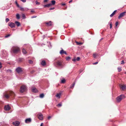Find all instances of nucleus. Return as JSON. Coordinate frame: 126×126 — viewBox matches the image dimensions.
<instances>
[{"label":"nucleus","mask_w":126,"mask_h":126,"mask_svg":"<svg viewBox=\"0 0 126 126\" xmlns=\"http://www.w3.org/2000/svg\"><path fill=\"white\" fill-rule=\"evenodd\" d=\"M125 98V96L124 95H121L116 98L117 102L118 103L122 99Z\"/></svg>","instance_id":"f257e3e1"},{"label":"nucleus","mask_w":126,"mask_h":126,"mask_svg":"<svg viewBox=\"0 0 126 126\" xmlns=\"http://www.w3.org/2000/svg\"><path fill=\"white\" fill-rule=\"evenodd\" d=\"M55 63L56 65V66L59 67L61 68H62L63 67V65L62 61H58L56 62Z\"/></svg>","instance_id":"f03ea898"},{"label":"nucleus","mask_w":126,"mask_h":126,"mask_svg":"<svg viewBox=\"0 0 126 126\" xmlns=\"http://www.w3.org/2000/svg\"><path fill=\"white\" fill-rule=\"evenodd\" d=\"M14 94V93L13 92L11 91L9 92V94H5L4 95V96L7 98H8L10 96L13 95Z\"/></svg>","instance_id":"7ed1b4c3"},{"label":"nucleus","mask_w":126,"mask_h":126,"mask_svg":"<svg viewBox=\"0 0 126 126\" xmlns=\"http://www.w3.org/2000/svg\"><path fill=\"white\" fill-rule=\"evenodd\" d=\"M26 86L25 85H22L20 88V91L22 93L26 90Z\"/></svg>","instance_id":"20e7f679"},{"label":"nucleus","mask_w":126,"mask_h":126,"mask_svg":"<svg viewBox=\"0 0 126 126\" xmlns=\"http://www.w3.org/2000/svg\"><path fill=\"white\" fill-rule=\"evenodd\" d=\"M16 71L18 74L22 72L23 71L22 70V68L19 67L16 68Z\"/></svg>","instance_id":"39448f33"},{"label":"nucleus","mask_w":126,"mask_h":126,"mask_svg":"<svg viewBox=\"0 0 126 126\" xmlns=\"http://www.w3.org/2000/svg\"><path fill=\"white\" fill-rule=\"evenodd\" d=\"M126 13V12H124L121 13L118 16V19H120L121 18L123 17L125 15V14Z\"/></svg>","instance_id":"423d86ee"},{"label":"nucleus","mask_w":126,"mask_h":126,"mask_svg":"<svg viewBox=\"0 0 126 126\" xmlns=\"http://www.w3.org/2000/svg\"><path fill=\"white\" fill-rule=\"evenodd\" d=\"M38 118L40 120H42L43 119V115L41 113H39L38 114Z\"/></svg>","instance_id":"0eeeda50"},{"label":"nucleus","mask_w":126,"mask_h":126,"mask_svg":"<svg viewBox=\"0 0 126 126\" xmlns=\"http://www.w3.org/2000/svg\"><path fill=\"white\" fill-rule=\"evenodd\" d=\"M61 48L62 49V50L60 52V54L61 55H62L64 54L66 55H67V53L65 51H64L62 48Z\"/></svg>","instance_id":"6e6552de"},{"label":"nucleus","mask_w":126,"mask_h":126,"mask_svg":"<svg viewBox=\"0 0 126 126\" xmlns=\"http://www.w3.org/2000/svg\"><path fill=\"white\" fill-rule=\"evenodd\" d=\"M8 25L12 28L15 27V24L12 22H11L9 23Z\"/></svg>","instance_id":"1a4fd4ad"},{"label":"nucleus","mask_w":126,"mask_h":126,"mask_svg":"<svg viewBox=\"0 0 126 126\" xmlns=\"http://www.w3.org/2000/svg\"><path fill=\"white\" fill-rule=\"evenodd\" d=\"M19 50V48H16L13 50V52L14 53H17Z\"/></svg>","instance_id":"9d476101"},{"label":"nucleus","mask_w":126,"mask_h":126,"mask_svg":"<svg viewBox=\"0 0 126 126\" xmlns=\"http://www.w3.org/2000/svg\"><path fill=\"white\" fill-rule=\"evenodd\" d=\"M11 109L8 105L5 106L4 107V110H10Z\"/></svg>","instance_id":"9b49d317"},{"label":"nucleus","mask_w":126,"mask_h":126,"mask_svg":"<svg viewBox=\"0 0 126 126\" xmlns=\"http://www.w3.org/2000/svg\"><path fill=\"white\" fill-rule=\"evenodd\" d=\"M31 118H28L26 119L25 120V122L27 123H29L31 122Z\"/></svg>","instance_id":"f8f14e48"},{"label":"nucleus","mask_w":126,"mask_h":126,"mask_svg":"<svg viewBox=\"0 0 126 126\" xmlns=\"http://www.w3.org/2000/svg\"><path fill=\"white\" fill-rule=\"evenodd\" d=\"M19 122L18 121H16L13 122V124L15 126H18L19 124Z\"/></svg>","instance_id":"ddd939ff"},{"label":"nucleus","mask_w":126,"mask_h":126,"mask_svg":"<svg viewBox=\"0 0 126 126\" xmlns=\"http://www.w3.org/2000/svg\"><path fill=\"white\" fill-rule=\"evenodd\" d=\"M20 10L22 11H27L29 9L27 8H24L21 7H19Z\"/></svg>","instance_id":"4468645a"},{"label":"nucleus","mask_w":126,"mask_h":126,"mask_svg":"<svg viewBox=\"0 0 126 126\" xmlns=\"http://www.w3.org/2000/svg\"><path fill=\"white\" fill-rule=\"evenodd\" d=\"M80 58L79 57H77L76 59L74 58V59H72V61L74 62H76V61H79V60Z\"/></svg>","instance_id":"2eb2a0df"},{"label":"nucleus","mask_w":126,"mask_h":126,"mask_svg":"<svg viewBox=\"0 0 126 126\" xmlns=\"http://www.w3.org/2000/svg\"><path fill=\"white\" fill-rule=\"evenodd\" d=\"M41 64L43 66H45L46 65V63L44 60H43L41 63Z\"/></svg>","instance_id":"dca6fc26"},{"label":"nucleus","mask_w":126,"mask_h":126,"mask_svg":"<svg viewBox=\"0 0 126 126\" xmlns=\"http://www.w3.org/2000/svg\"><path fill=\"white\" fill-rule=\"evenodd\" d=\"M51 5V3L48 4L46 5H44V7H49Z\"/></svg>","instance_id":"f3484780"},{"label":"nucleus","mask_w":126,"mask_h":126,"mask_svg":"<svg viewBox=\"0 0 126 126\" xmlns=\"http://www.w3.org/2000/svg\"><path fill=\"white\" fill-rule=\"evenodd\" d=\"M15 23L17 27L19 26L20 25V22L17 21H15Z\"/></svg>","instance_id":"a211bd4d"},{"label":"nucleus","mask_w":126,"mask_h":126,"mask_svg":"<svg viewBox=\"0 0 126 126\" xmlns=\"http://www.w3.org/2000/svg\"><path fill=\"white\" fill-rule=\"evenodd\" d=\"M117 11V10H115L110 15V16L111 17H112L115 14L116 12Z\"/></svg>","instance_id":"6ab92c4d"},{"label":"nucleus","mask_w":126,"mask_h":126,"mask_svg":"<svg viewBox=\"0 0 126 126\" xmlns=\"http://www.w3.org/2000/svg\"><path fill=\"white\" fill-rule=\"evenodd\" d=\"M32 91L33 92L36 93L38 92V91L35 88H33L32 89Z\"/></svg>","instance_id":"aec40b11"},{"label":"nucleus","mask_w":126,"mask_h":126,"mask_svg":"<svg viewBox=\"0 0 126 126\" xmlns=\"http://www.w3.org/2000/svg\"><path fill=\"white\" fill-rule=\"evenodd\" d=\"M61 95V93H59L57 94L56 95V96L58 98H60V95Z\"/></svg>","instance_id":"412c9836"},{"label":"nucleus","mask_w":126,"mask_h":126,"mask_svg":"<svg viewBox=\"0 0 126 126\" xmlns=\"http://www.w3.org/2000/svg\"><path fill=\"white\" fill-rule=\"evenodd\" d=\"M22 52L24 54H25L27 53V52L26 50L24 48L23 49Z\"/></svg>","instance_id":"4be33fe9"},{"label":"nucleus","mask_w":126,"mask_h":126,"mask_svg":"<svg viewBox=\"0 0 126 126\" xmlns=\"http://www.w3.org/2000/svg\"><path fill=\"white\" fill-rule=\"evenodd\" d=\"M121 88L123 90H124L126 89V85H124L122 86L121 87Z\"/></svg>","instance_id":"5701e85b"},{"label":"nucleus","mask_w":126,"mask_h":126,"mask_svg":"<svg viewBox=\"0 0 126 126\" xmlns=\"http://www.w3.org/2000/svg\"><path fill=\"white\" fill-rule=\"evenodd\" d=\"M51 3L52 5H54L55 3V1L54 0H52L51 1Z\"/></svg>","instance_id":"b1692460"},{"label":"nucleus","mask_w":126,"mask_h":126,"mask_svg":"<svg viewBox=\"0 0 126 126\" xmlns=\"http://www.w3.org/2000/svg\"><path fill=\"white\" fill-rule=\"evenodd\" d=\"M46 24L47 25L50 26L51 25V22L50 21L49 22L47 23Z\"/></svg>","instance_id":"393cba45"},{"label":"nucleus","mask_w":126,"mask_h":126,"mask_svg":"<svg viewBox=\"0 0 126 126\" xmlns=\"http://www.w3.org/2000/svg\"><path fill=\"white\" fill-rule=\"evenodd\" d=\"M16 18L17 19H19L20 18V16L19 15L17 14L16 15Z\"/></svg>","instance_id":"a878e982"},{"label":"nucleus","mask_w":126,"mask_h":126,"mask_svg":"<svg viewBox=\"0 0 126 126\" xmlns=\"http://www.w3.org/2000/svg\"><path fill=\"white\" fill-rule=\"evenodd\" d=\"M65 82V80L64 79H63L61 80V82L62 83H64Z\"/></svg>","instance_id":"bb28decb"},{"label":"nucleus","mask_w":126,"mask_h":126,"mask_svg":"<svg viewBox=\"0 0 126 126\" xmlns=\"http://www.w3.org/2000/svg\"><path fill=\"white\" fill-rule=\"evenodd\" d=\"M75 82L73 83V84L72 85L70 86V88H73L75 85Z\"/></svg>","instance_id":"cd10ccee"},{"label":"nucleus","mask_w":126,"mask_h":126,"mask_svg":"<svg viewBox=\"0 0 126 126\" xmlns=\"http://www.w3.org/2000/svg\"><path fill=\"white\" fill-rule=\"evenodd\" d=\"M44 94L42 93L40 94V97L41 98H42L44 97Z\"/></svg>","instance_id":"c85d7f7f"},{"label":"nucleus","mask_w":126,"mask_h":126,"mask_svg":"<svg viewBox=\"0 0 126 126\" xmlns=\"http://www.w3.org/2000/svg\"><path fill=\"white\" fill-rule=\"evenodd\" d=\"M22 19H24L26 18V16L24 14H22Z\"/></svg>","instance_id":"c756f323"},{"label":"nucleus","mask_w":126,"mask_h":126,"mask_svg":"<svg viewBox=\"0 0 126 126\" xmlns=\"http://www.w3.org/2000/svg\"><path fill=\"white\" fill-rule=\"evenodd\" d=\"M23 60V59L22 58H19L18 59V61L19 62H22Z\"/></svg>","instance_id":"7c9ffc66"},{"label":"nucleus","mask_w":126,"mask_h":126,"mask_svg":"<svg viewBox=\"0 0 126 126\" xmlns=\"http://www.w3.org/2000/svg\"><path fill=\"white\" fill-rule=\"evenodd\" d=\"M16 4V6L18 7H19L20 6L19 5L17 1H16L15 2Z\"/></svg>","instance_id":"2f4dec72"},{"label":"nucleus","mask_w":126,"mask_h":126,"mask_svg":"<svg viewBox=\"0 0 126 126\" xmlns=\"http://www.w3.org/2000/svg\"><path fill=\"white\" fill-rule=\"evenodd\" d=\"M118 70L119 72L121 71L122 70V69L120 67H118Z\"/></svg>","instance_id":"473e14b6"},{"label":"nucleus","mask_w":126,"mask_h":126,"mask_svg":"<svg viewBox=\"0 0 126 126\" xmlns=\"http://www.w3.org/2000/svg\"><path fill=\"white\" fill-rule=\"evenodd\" d=\"M110 25V29H111L112 27V22H109Z\"/></svg>","instance_id":"72a5a7b5"},{"label":"nucleus","mask_w":126,"mask_h":126,"mask_svg":"<svg viewBox=\"0 0 126 126\" xmlns=\"http://www.w3.org/2000/svg\"><path fill=\"white\" fill-rule=\"evenodd\" d=\"M70 59V58L69 57H67L66 58V60H68Z\"/></svg>","instance_id":"f704fd0d"},{"label":"nucleus","mask_w":126,"mask_h":126,"mask_svg":"<svg viewBox=\"0 0 126 126\" xmlns=\"http://www.w3.org/2000/svg\"><path fill=\"white\" fill-rule=\"evenodd\" d=\"M62 106V104L61 103L58 104L57 105V106L59 107H60Z\"/></svg>","instance_id":"c9c22d12"},{"label":"nucleus","mask_w":126,"mask_h":126,"mask_svg":"<svg viewBox=\"0 0 126 126\" xmlns=\"http://www.w3.org/2000/svg\"><path fill=\"white\" fill-rule=\"evenodd\" d=\"M29 62L30 63L32 64L33 63V62L31 60H29Z\"/></svg>","instance_id":"e433bc0d"},{"label":"nucleus","mask_w":126,"mask_h":126,"mask_svg":"<svg viewBox=\"0 0 126 126\" xmlns=\"http://www.w3.org/2000/svg\"><path fill=\"white\" fill-rule=\"evenodd\" d=\"M35 3L37 5L39 4H40V3L38 2V1H35Z\"/></svg>","instance_id":"4c0bfd02"},{"label":"nucleus","mask_w":126,"mask_h":126,"mask_svg":"<svg viewBox=\"0 0 126 126\" xmlns=\"http://www.w3.org/2000/svg\"><path fill=\"white\" fill-rule=\"evenodd\" d=\"M93 57L94 58H95L96 57V54H95V53H94L93 54Z\"/></svg>","instance_id":"58836bf2"},{"label":"nucleus","mask_w":126,"mask_h":126,"mask_svg":"<svg viewBox=\"0 0 126 126\" xmlns=\"http://www.w3.org/2000/svg\"><path fill=\"white\" fill-rule=\"evenodd\" d=\"M9 19L8 18H6L5 20V21L6 22H7L9 21Z\"/></svg>","instance_id":"ea45409f"},{"label":"nucleus","mask_w":126,"mask_h":126,"mask_svg":"<svg viewBox=\"0 0 126 126\" xmlns=\"http://www.w3.org/2000/svg\"><path fill=\"white\" fill-rule=\"evenodd\" d=\"M118 24V22H116L115 25L116 27H117Z\"/></svg>","instance_id":"a19ab883"},{"label":"nucleus","mask_w":126,"mask_h":126,"mask_svg":"<svg viewBox=\"0 0 126 126\" xmlns=\"http://www.w3.org/2000/svg\"><path fill=\"white\" fill-rule=\"evenodd\" d=\"M55 9V8L53 7L52 8H51L49 9L50 10H52L54 9Z\"/></svg>","instance_id":"79ce46f5"},{"label":"nucleus","mask_w":126,"mask_h":126,"mask_svg":"<svg viewBox=\"0 0 126 126\" xmlns=\"http://www.w3.org/2000/svg\"><path fill=\"white\" fill-rule=\"evenodd\" d=\"M10 36V35L9 34V35H8L5 36V38H7V37H8Z\"/></svg>","instance_id":"37998d69"},{"label":"nucleus","mask_w":126,"mask_h":126,"mask_svg":"<svg viewBox=\"0 0 126 126\" xmlns=\"http://www.w3.org/2000/svg\"><path fill=\"white\" fill-rule=\"evenodd\" d=\"M7 72H11L12 71L10 69H8L7 70Z\"/></svg>","instance_id":"c03bdc74"},{"label":"nucleus","mask_w":126,"mask_h":126,"mask_svg":"<svg viewBox=\"0 0 126 126\" xmlns=\"http://www.w3.org/2000/svg\"><path fill=\"white\" fill-rule=\"evenodd\" d=\"M51 116H49L47 117V119L48 120H49L51 118Z\"/></svg>","instance_id":"a18cd8bd"},{"label":"nucleus","mask_w":126,"mask_h":126,"mask_svg":"<svg viewBox=\"0 0 126 126\" xmlns=\"http://www.w3.org/2000/svg\"><path fill=\"white\" fill-rule=\"evenodd\" d=\"M21 1L23 2H25L26 1V0H21Z\"/></svg>","instance_id":"49530a36"},{"label":"nucleus","mask_w":126,"mask_h":126,"mask_svg":"<svg viewBox=\"0 0 126 126\" xmlns=\"http://www.w3.org/2000/svg\"><path fill=\"white\" fill-rule=\"evenodd\" d=\"M36 17V16H33L31 17V18H35Z\"/></svg>","instance_id":"de8ad7c7"},{"label":"nucleus","mask_w":126,"mask_h":126,"mask_svg":"<svg viewBox=\"0 0 126 126\" xmlns=\"http://www.w3.org/2000/svg\"><path fill=\"white\" fill-rule=\"evenodd\" d=\"M124 63V60H122V61L121 62V64H123Z\"/></svg>","instance_id":"09e8293b"},{"label":"nucleus","mask_w":126,"mask_h":126,"mask_svg":"<svg viewBox=\"0 0 126 126\" xmlns=\"http://www.w3.org/2000/svg\"><path fill=\"white\" fill-rule=\"evenodd\" d=\"M2 67V63H0V68H1Z\"/></svg>","instance_id":"8fccbe9b"},{"label":"nucleus","mask_w":126,"mask_h":126,"mask_svg":"<svg viewBox=\"0 0 126 126\" xmlns=\"http://www.w3.org/2000/svg\"><path fill=\"white\" fill-rule=\"evenodd\" d=\"M98 63V62H96L94 63H93V64L95 65L96 64H97Z\"/></svg>","instance_id":"3c124183"},{"label":"nucleus","mask_w":126,"mask_h":126,"mask_svg":"<svg viewBox=\"0 0 126 126\" xmlns=\"http://www.w3.org/2000/svg\"><path fill=\"white\" fill-rule=\"evenodd\" d=\"M65 3H63L62 4V6H64L65 5Z\"/></svg>","instance_id":"603ef678"},{"label":"nucleus","mask_w":126,"mask_h":126,"mask_svg":"<svg viewBox=\"0 0 126 126\" xmlns=\"http://www.w3.org/2000/svg\"><path fill=\"white\" fill-rule=\"evenodd\" d=\"M48 1V0H44V2H47Z\"/></svg>","instance_id":"864d4df0"},{"label":"nucleus","mask_w":126,"mask_h":126,"mask_svg":"<svg viewBox=\"0 0 126 126\" xmlns=\"http://www.w3.org/2000/svg\"><path fill=\"white\" fill-rule=\"evenodd\" d=\"M72 0H71L69 1V3H70L71 2H72Z\"/></svg>","instance_id":"5fc2aeb1"},{"label":"nucleus","mask_w":126,"mask_h":126,"mask_svg":"<svg viewBox=\"0 0 126 126\" xmlns=\"http://www.w3.org/2000/svg\"><path fill=\"white\" fill-rule=\"evenodd\" d=\"M43 123H42L40 125V126H43Z\"/></svg>","instance_id":"6e6d98bb"},{"label":"nucleus","mask_w":126,"mask_h":126,"mask_svg":"<svg viewBox=\"0 0 126 126\" xmlns=\"http://www.w3.org/2000/svg\"><path fill=\"white\" fill-rule=\"evenodd\" d=\"M103 39V38H101V39L99 41H100L101 40Z\"/></svg>","instance_id":"4d7b16f0"},{"label":"nucleus","mask_w":126,"mask_h":126,"mask_svg":"<svg viewBox=\"0 0 126 126\" xmlns=\"http://www.w3.org/2000/svg\"><path fill=\"white\" fill-rule=\"evenodd\" d=\"M78 44H82L81 43H78Z\"/></svg>","instance_id":"13d9d810"},{"label":"nucleus","mask_w":126,"mask_h":126,"mask_svg":"<svg viewBox=\"0 0 126 126\" xmlns=\"http://www.w3.org/2000/svg\"><path fill=\"white\" fill-rule=\"evenodd\" d=\"M31 12H34V11H33V10H31Z\"/></svg>","instance_id":"bf43d9fd"},{"label":"nucleus","mask_w":126,"mask_h":126,"mask_svg":"<svg viewBox=\"0 0 126 126\" xmlns=\"http://www.w3.org/2000/svg\"><path fill=\"white\" fill-rule=\"evenodd\" d=\"M124 74H126V72H125L124 73Z\"/></svg>","instance_id":"052dcab7"},{"label":"nucleus","mask_w":126,"mask_h":126,"mask_svg":"<svg viewBox=\"0 0 126 126\" xmlns=\"http://www.w3.org/2000/svg\"><path fill=\"white\" fill-rule=\"evenodd\" d=\"M80 71V73H81V72H82V71H81V70Z\"/></svg>","instance_id":"680f3d73"}]
</instances>
